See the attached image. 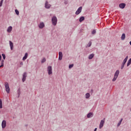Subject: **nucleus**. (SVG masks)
Segmentation results:
<instances>
[{"label":"nucleus","mask_w":131,"mask_h":131,"mask_svg":"<svg viewBox=\"0 0 131 131\" xmlns=\"http://www.w3.org/2000/svg\"><path fill=\"white\" fill-rule=\"evenodd\" d=\"M52 25L56 26L57 25V22H58V19H57V16H54L51 19Z\"/></svg>","instance_id":"obj_1"},{"label":"nucleus","mask_w":131,"mask_h":131,"mask_svg":"<svg viewBox=\"0 0 131 131\" xmlns=\"http://www.w3.org/2000/svg\"><path fill=\"white\" fill-rule=\"evenodd\" d=\"M5 86L7 94H10V86H9V83L6 82L5 83Z\"/></svg>","instance_id":"obj_2"},{"label":"nucleus","mask_w":131,"mask_h":131,"mask_svg":"<svg viewBox=\"0 0 131 131\" xmlns=\"http://www.w3.org/2000/svg\"><path fill=\"white\" fill-rule=\"evenodd\" d=\"M47 70L48 72L49 75H51V74H53V69H52V66H48L47 68Z\"/></svg>","instance_id":"obj_3"},{"label":"nucleus","mask_w":131,"mask_h":131,"mask_svg":"<svg viewBox=\"0 0 131 131\" xmlns=\"http://www.w3.org/2000/svg\"><path fill=\"white\" fill-rule=\"evenodd\" d=\"M105 118H104L101 120L100 124H99L100 129H101V128H102V127H103L104 126V124H105Z\"/></svg>","instance_id":"obj_4"},{"label":"nucleus","mask_w":131,"mask_h":131,"mask_svg":"<svg viewBox=\"0 0 131 131\" xmlns=\"http://www.w3.org/2000/svg\"><path fill=\"white\" fill-rule=\"evenodd\" d=\"M45 7L46 9H50L51 7H52V5L49 4V2H48V1H47L45 2Z\"/></svg>","instance_id":"obj_5"},{"label":"nucleus","mask_w":131,"mask_h":131,"mask_svg":"<svg viewBox=\"0 0 131 131\" xmlns=\"http://www.w3.org/2000/svg\"><path fill=\"white\" fill-rule=\"evenodd\" d=\"M26 77H27V73L25 72L23 75L22 81L24 82L26 80Z\"/></svg>","instance_id":"obj_6"},{"label":"nucleus","mask_w":131,"mask_h":131,"mask_svg":"<svg viewBox=\"0 0 131 131\" xmlns=\"http://www.w3.org/2000/svg\"><path fill=\"white\" fill-rule=\"evenodd\" d=\"M82 10V7H80L76 11V15H79V14H80V13H81V11Z\"/></svg>","instance_id":"obj_7"},{"label":"nucleus","mask_w":131,"mask_h":131,"mask_svg":"<svg viewBox=\"0 0 131 131\" xmlns=\"http://www.w3.org/2000/svg\"><path fill=\"white\" fill-rule=\"evenodd\" d=\"M6 126H7V122L6 121V120H4L2 123V128L3 129L4 128H6Z\"/></svg>","instance_id":"obj_8"},{"label":"nucleus","mask_w":131,"mask_h":131,"mask_svg":"<svg viewBox=\"0 0 131 131\" xmlns=\"http://www.w3.org/2000/svg\"><path fill=\"white\" fill-rule=\"evenodd\" d=\"M126 6V5L125 4V3H121L119 4V8H120V9H124Z\"/></svg>","instance_id":"obj_9"},{"label":"nucleus","mask_w":131,"mask_h":131,"mask_svg":"<svg viewBox=\"0 0 131 131\" xmlns=\"http://www.w3.org/2000/svg\"><path fill=\"white\" fill-rule=\"evenodd\" d=\"M9 45L10 47V50L12 51L13 48H14V43H13V42L12 41H9Z\"/></svg>","instance_id":"obj_10"},{"label":"nucleus","mask_w":131,"mask_h":131,"mask_svg":"<svg viewBox=\"0 0 131 131\" xmlns=\"http://www.w3.org/2000/svg\"><path fill=\"white\" fill-rule=\"evenodd\" d=\"M43 27H45V23L42 22L40 23L39 25V28H40V29H42Z\"/></svg>","instance_id":"obj_11"},{"label":"nucleus","mask_w":131,"mask_h":131,"mask_svg":"<svg viewBox=\"0 0 131 131\" xmlns=\"http://www.w3.org/2000/svg\"><path fill=\"white\" fill-rule=\"evenodd\" d=\"M93 116H94V114H93V113H89L87 115V118H91V117H93Z\"/></svg>","instance_id":"obj_12"},{"label":"nucleus","mask_w":131,"mask_h":131,"mask_svg":"<svg viewBox=\"0 0 131 131\" xmlns=\"http://www.w3.org/2000/svg\"><path fill=\"white\" fill-rule=\"evenodd\" d=\"M128 59V56H127L125 59L123 60V62L122 64L125 65V63H126V62L127 61V59Z\"/></svg>","instance_id":"obj_13"},{"label":"nucleus","mask_w":131,"mask_h":131,"mask_svg":"<svg viewBox=\"0 0 131 131\" xmlns=\"http://www.w3.org/2000/svg\"><path fill=\"white\" fill-rule=\"evenodd\" d=\"M28 57V53H26L25 54V56L23 57V61H25V60H26V59H27Z\"/></svg>","instance_id":"obj_14"},{"label":"nucleus","mask_w":131,"mask_h":131,"mask_svg":"<svg viewBox=\"0 0 131 131\" xmlns=\"http://www.w3.org/2000/svg\"><path fill=\"white\" fill-rule=\"evenodd\" d=\"M94 56H95V54H90V55L89 56L88 59H89V60H92V59H93V58H94Z\"/></svg>","instance_id":"obj_15"},{"label":"nucleus","mask_w":131,"mask_h":131,"mask_svg":"<svg viewBox=\"0 0 131 131\" xmlns=\"http://www.w3.org/2000/svg\"><path fill=\"white\" fill-rule=\"evenodd\" d=\"M118 75H119V70H117L115 73L114 76L118 77Z\"/></svg>","instance_id":"obj_16"},{"label":"nucleus","mask_w":131,"mask_h":131,"mask_svg":"<svg viewBox=\"0 0 131 131\" xmlns=\"http://www.w3.org/2000/svg\"><path fill=\"white\" fill-rule=\"evenodd\" d=\"M12 29H13L12 26H9L7 29V32H11V31H12Z\"/></svg>","instance_id":"obj_17"},{"label":"nucleus","mask_w":131,"mask_h":131,"mask_svg":"<svg viewBox=\"0 0 131 131\" xmlns=\"http://www.w3.org/2000/svg\"><path fill=\"white\" fill-rule=\"evenodd\" d=\"M121 38L122 40H124V39H125V34L123 33L121 36Z\"/></svg>","instance_id":"obj_18"},{"label":"nucleus","mask_w":131,"mask_h":131,"mask_svg":"<svg viewBox=\"0 0 131 131\" xmlns=\"http://www.w3.org/2000/svg\"><path fill=\"white\" fill-rule=\"evenodd\" d=\"M82 21H84V16H81L79 18V22H82Z\"/></svg>","instance_id":"obj_19"},{"label":"nucleus","mask_w":131,"mask_h":131,"mask_svg":"<svg viewBox=\"0 0 131 131\" xmlns=\"http://www.w3.org/2000/svg\"><path fill=\"white\" fill-rule=\"evenodd\" d=\"M91 97V94L89 93H88L85 94V98L86 99H89Z\"/></svg>","instance_id":"obj_20"},{"label":"nucleus","mask_w":131,"mask_h":131,"mask_svg":"<svg viewBox=\"0 0 131 131\" xmlns=\"http://www.w3.org/2000/svg\"><path fill=\"white\" fill-rule=\"evenodd\" d=\"M123 120V119L121 118V120H120V121L118 122V124H117V126H120V125L121 124V122H122V121Z\"/></svg>","instance_id":"obj_21"},{"label":"nucleus","mask_w":131,"mask_h":131,"mask_svg":"<svg viewBox=\"0 0 131 131\" xmlns=\"http://www.w3.org/2000/svg\"><path fill=\"white\" fill-rule=\"evenodd\" d=\"M131 64V58H130L128 61H127V67H128V66H129V65H130Z\"/></svg>","instance_id":"obj_22"},{"label":"nucleus","mask_w":131,"mask_h":131,"mask_svg":"<svg viewBox=\"0 0 131 131\" xmlns=\"http://www.w3.org/2000/svg\"><path fill=\"white\" fill-rule=\"evenodd\" d=\"M92 46V42L90 41L89 43L86 46V48H90Z\"/></svg>","instance_id":"obj_23"},{"label":"nucleus","mask_w":131,"mask_h":131,"mask_svg":"<svg viewBox=\"0 0 131 131\" xmlns=\"http://www.w3.org/2000/svg\"><path fill=\"white\" fill-rule=\"evenodd\" d=\"M20 94H21V92L20 91V88H19L17 90V95H18V98H19V97H20Z\"/></svg>","instance_id":"obj_24"},{"label":"nucleus","mask_w":131,"mask_h":131,"mask_svg":"<svg viewBox=\"0 0 131 131\" xmlns=\"http://www.w3.org/2000/svg\"><path fill=\"white\" fill-rule=\"evenodd\" d=\"M58 54L59 57H63V53H62V52H59Z\"/></svg>","instance_id":"obj_25"},{"label":"nucleus","mask_w":131,"mask_h":131,"mask_svg":"<svg viewBox=\"0 0 131 131\" xmlns=\"http://www.w3.org/2000/svg\"><path fill=\"white\" fill-rule=\"evenodd\" d=\"M46 61H47V59H46V58H43L41 62L42 63H45V62H46Z\"/></svg>","instance_id":"obj_26"},{"label":"nucleus","mask_w":131,"mask_h":131,"mask_svg":"<svg viewBox=\"0 0 131 131\" xmlns=\"http://www.w3.org/2000/svg\"><path fill=\"white\" fill-rule=\"evenodd\" d=\"M117 76H114V78L113 79V81H115L117 79Z\"/></svg>","instance_id":"obj_27"},{"label":"nucleus","mask_w":131,"mask_h":131,"mask_svg":"<svg viewBox=\"0 0 131 131\" xmlns=\"http://www.w3.org/2000/svg\"><path fill=\"white\" fill-rule=\"evenodd\" d=\"M73 66H74V64H70V65L69 66V68L70 69H71V68H72V67H73Z\"/></svg>","instance_id":"obj_28"},{"label":"nucleus","mask_w":131,"mask_h":131,"mask_svg":"<svg viewBox=\"0 0 131 131\" xmlns=\"http://www.w3.org/2000/svg\"><path fill=\"white\" fill-rule=\"evenodd\" d=\"M15 13L16 14V15H19V11H18V10L15 9Z\"/></svg>","instance_id":"obj_29"},{"label":"nucleus","mask_w":131,"mask_h":131,"mask_svg":"<svg viewBox=\"0 0 131 131\" xmlns=\"http://www.w3.org/2000/svg\"><path fill=\"white\" fill-rule=\"evenodd\" d=\"M2 57L4 59V60L6 59V54H2Z\"/></svg>","instance_id":"obj_30"},{"label":"nucleus","mask_w":131,"mask_h":131,"mask_svg":"<svg viewBox=\"0 0 131 131\" xmlns=\"http://www.w3.org/2000/svg\"><path fill=\"white\" fill-rule=\"evenodd\" d=\"M96 30H93V31H92V34H96Z\"/></svg>","instance_id":"obj_31"},{"label":"nucleus","mask_w":131,"mask_h":131,"mask_svg":"<svg viewBox=\"0 0 131 131\" xmlns=\"http://www.w3.org/2000/svg\"><path fill=\"white\" fill-rule=\"evenodd\" d=\"M124 65L122 63L121 66V69L122 70V69H123L124 67Z\"/></svg>","instance_id":"obj_32"},{"label":"nucleus","mask_w":131,"mask_h":131,"mask_svg":"<svg viewBox=\"0 0 131 131\" xmlns=\"http://www.w3.org/2000/svg\"><path fill=\"white\" fill-rule=\"evenodd\" d=\"M3 108V102L2 101V99L1 100V109Z\"/></svg>","instance_id":"obj_33"},{"label":"nucleus","mask_w":131,"mask_h":131,"mask_svg":"<svg viewBox=\"0 0 131 131\" xmlns=\"http://www.w3.org/2000/svg\"><path fill=\"white\" fill-rule=\"evenodd\" d=\"M62 58H63V57L59 56L58 60H59V61H61V60H62Z\"/></svg>","instance_id":"obj_34"},{"label":"nucleus","mask_w":131,"mask_h":131,"mask_svg":"<svg viewBox=\"0 0 131 131\" xmlns=\"http://www.w3.org/2000/svg\"><path fill=\"white\" fill-rule=\"evenodd\" d=\"M3 2H4V0H1V7H2V6H3Z\"/></svg>","instance_id":"obj_35"},{"label":"nucleus","mask_w":131,"mask_h":131,"mask_svg":"<svg viewBox=\"0 0 131 131\" xmlns=\"http://www.w3.org/2000/svg\"><path fill=\"white\" fill-rule=\"evenodd\" d=\"M1 67H4V63L1 62Z\"/></svg>","instance_id":"obj_36"},{"label":"nucleus","mask_w":131,"mask_h":131,"mask_svg":"<svg viewBox=\"0 0 131 131\" xmlns=\"http://www.w3.org/2000/svg\"><path fill=\"white\" fill-rule=\"evenodd\" d=\"M67 4H68V1H64V5H67Z\"/></svg>","instance_id":"obj_37"},{"label":"nucleus","mask_w":131,"mask_h":131,"mask_svg":"<svg viewBox=\"0 0 131 131\" xmlns=\"http://www.w3.org/2000/svg\"><path fill=\"white\" fill-rule=\"evenodd\" d=\"M20 65H21V66H23V62H20Z\"/></svg>","instance_id":"obj_38"},{"label":"nucleus","mask_w":131,"mask_h":131,"mask_svg":"<svg viewBox=\"0 0 131 131\" xmlns=\"http://www.w3.org/2000/svg\"><path fill=\"white\" fill-rule=\"evenodd\" d=\"M91 94H93V93H94V90L93 89L91 90Z\"/></svg>","instance_id":"obj_39"},{"label":"nucleus","mask_w":131,"mask_h":131,"mask_svg":"<svg viewBox=\"0 0 131 131\" xmlns=\"http://www.w3.org/2000/svg\"><path fill=\"white\" fill-rule=\"evenodd\" d=\"M4 62H5V60H2V62H1V63H4Z\"/></svg>","instance_id":"obj_40"},{"label":"nucleus","mask_w":131,"mask_h":131,"mask_svg":"<svg viewBox=\"0 0 131 131\" xmlns=\"http://www.w3.org/2000/svg\"><path fill=\"white\" fill-rule=\"evenodd\" d=\"M94 131H97V128H95L94 129Z\"/></svg>","instance_id":"obj_41"},{"label":"nucleus","mask_w":131,"mask_h":131,"mask_svg":"<svg viewBox=\"0 0 131 131\" xmlns=\"http://www.w3.org/2000/svg\"><path fill=\"white\" fill-rule=\"evenodd\" d=\"M1 58L2 59V56H1Z\"/></svg>","instance_id":"obj_42"}]
</instances>
